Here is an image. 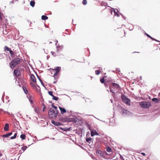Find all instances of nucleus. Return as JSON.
<instances>
[{
    "label": "nucleus",
    "instance_id": "obj_25",
    "mask_svg": "<svg viewBox=\"0 0 160 160\" xmlns=\"http://www.w3.org/2000/svg\"><path fill=\"white\" fill-rule=\"evenodd\" d=\"M101 72V71L100 70H97L95 71V74L97 75H98Z\"/></svg>",
    "mask_w": 160,
    "mask_h": 160
},
{
    "label": "nucleus",
    "instance_id": "obj_30",
    "mask_svg": "<svg viewBox=\"0 0 160 160\" xmlns=\"http://www.w3.org/2000/svg\"><path fill=\"white\" fill-rule=\"evenodd\" d=\"M106 150L108 152H110L111 151V149L109 147H107Z\"/></svg>",
    "mask_w": 160,
    "mask_h": 160
},
{
    "label": "nucleus",
    "instance_id": "obj_46",
    "mask_svg": "<svg viewBox=\"0 0 160 160\" xmlns=\"http://www.w3.org/2000/svg\"><path fill=\"white\" fill-rule=\"evenodd\" d=\"M50 43H52V42H50Z\"/></svg>",
    "mask_w": 160,
    "mask_h": 160
},
{
    "label": "nucleus",
    "instance_id": "obj_13",
    "mask_svg": "<svg viewBox=\"0 0 160 160\" xmlns=\"http://www.w3.org/2000/svg\"><path fill=\"white\" fill-rule=\"evenodd\" d=\"M52 122L53 124L57 126H60L62 125V124L60 122H58L53 121H52Z\"/></svg>",
    "mask_w": 160,
    "mask_h": 160
},
{
    "label": "nucleus",
    "instance_id": "obj_38",
    "mask_svg": "<svg viewBox=\"0 0 160 160\" xmlns=\"http://www.w3.org/2000/svg\"><path fill=\"white\" fill-rule=\"evenodd\" d=\"M87 3V1L86 0H83L82 1V3L83 5H86Z\"/></svg>",
    "mask_w": 160,
    "mask_h": 160
},
{
    "label": "nucleus",
    "instance_id": "obj_19",
    "mask_svg": "<svg viewBox=\"0 0 160 160\" xmlns=\"http://www.w3.org/2000/svg\"><path fill=\"white\" fill-rule=\"evenodd\" d=\"M34 111L37 114L39 113V110L38 108L36 107L35 108Z\"/></svg>",
    "mask_w": 160,
    "mask_h": 160
},
{
    "label": "nucleus",
    "instance_id": "obj_22",
    "mask_svg": "<svg viewBox=\"0 0 160 160\" xmlns=\"http://www.w3.org/2000/svg\"><path fill=\"white\" fill-rule=\"evenodd\" d=\"M92 139L91 138H86V141L87 142L89 143H90Z\"/></svg>",
    "mask_w": 160,
    "mask_h": 160
},
{
    "label": "nucleus",
    "instance_id": "obj_29",
    "mask_svg": "<svg viewBox=\"0 0 160 160\" xmlns=\"http://www.w3.org/2000/svg\"><path fill=\"white\" fill-rule=\"evenodd\" d=\"M30 85H31V86L33 88H37V87H36V86L34 85V84H33V83H31V82L30 83Z\"/></svg>",
    "mask_w": 160,
    "mask_h": 160
},
{
    "label": "nucleus",
    "instance_id": "obj_16",
    "mask_svg": "<svg viewBox=\"0 0 160 160\" xmlns=\"http://www.w3.org/2000/svg\"><path fill=\"white\" fill-rule=\"evenodd\" d=\"M9 125L8 123H6L4 128V130L5 131H8L9 130Z\"/></svg>",
    "mask_w": 160,
    "mask_h": 160
},
{
    "label": "nucleus",
    "instance_id": "obj_42",
    "mask_svg": "<svg viewBox=\"0 0 160 160\" xmlns=\"http://www.w3.org/2000/svg\"><path fill=\"white\" fill-rule=\"evenodd\" d=\"M2 58V54L0 55V59Z\"/></svg>",
    "mask_w": 160,
    "mask_h": 160
},
{
    "label": "nucleus",
    "instance_id": "obj_41",
    "mask_svg": "<svg viewBox=\"0 0 160 160\" xmlns=\"http://www.w3.org/2000/svg\"><path fill=\"white\" fill-rule=\"evenodd\" d=\"M141 154L144 156H145L146 155V154L144 152L141 153Z\"/></svg>",
    "mask_w": 160,
    "mask_h": 160
},
{
    "label": "nucleus",
    "instance_id": "obj_24",
    "mask_svg": "<svg viewBox=\"0 0 160 160\" xmlns=\"http://www.w3.org/2000/svg\"><path fill=\"white\" fill-rule=\"evenodd\" d=\"M152 100L153 102H155L156 103H158L159 102V100L156 98H152Z\"/></svg>",
    "mask_w": 160,
    "mask_h": 160
},
{
    "label": "nucleus",
    "instance_id": "obj_35",
    "mask_svg": "<svg viewBox=\"0 0 160 160\" xmlns=\"http://www.w3.org/2000/svg\"><path fill=\"white\" fill-rule=\"evenodd\" d=\"M48 93L49 95L51 96L52 97L53 96V92L52 91H49L48 92Z\"/></svg>",
    "mask_w": 160,
    "mask_h": 160
},
{
    "label": "nucleus",
    "instance_id": "obj_44",
    "mask_svg": "<svg viewBox=\"0 0 160 160\" xmlns=\"http://www.w3.org/2000/svg\"><path fill=\"white\" fill-rule=\"evenodd\" d=\"M104 85H105V87H106V83H104Z\"/></svg>",
    "mask_w": 160,
    "mask_h": 160
},
{
    "label": "nucleus",
    "instance_id": "obj_1",
    "mask_svg": "<svg viewBox=\"0 0 160 160\" xmlns=\"http://www.w3.org/2000/svg\"><path fill=\"white\" fill-rule=\"evenodd\" d=\"M22 59L20 58H17L13 59L9 63V66L12 69H14L15 67L19 64L22 61Z\"/></svg>",
    "mask_w": 160,
    "mask_h": 160
},
{
    "label": "nucleus",
    "instance_id": "obj_10",
    "mask_svg": "<svg viewBox=\"0 0 160 160\" xmlns=\"http://www.w3.org/2000/svg\"><path fill=\"white\" fill-rule=\"evenodd\" d=\"M69 119L68 118H67L65 117H61L60 119V120L61 121L63 122H68L69 121Z\"/></svg>",
    "mask_w": 160,
    "mask_h": 160
},
{
    "label": "nucleus",
    "instance_id": "obj_40",
    "mask_svg": "<svg viewBox=\"0 0 160 160\" xmlns=\"http://www.w3.org/2000/svg\"><path fill=\"white\" fill-rule=\"evenodd\" d=\"M42 106H43V109L42 110V111H43V112H44L45 110V109L46 108V107H45V105L44 104H43Z\"/></svg>",
    "mask_w": 160,
    "mask_h": 160
},
{
    "label": "nucleus",
    "instance_id": "obj_5",
    "mask_svg": "<svg viewBox=\"0 0 160 160\" xmlns=\"http://www.w3.org/2000/svg\"><path fill=\"white\" fill-rule=\"evenodd\" d=\"M140 106L144 108H148L151 106V104L149 102H141L140 103Z\"/></svg>",
    "mask_w": 160,
    "mask_h": 160
},
{
    "label": "nucleus",
    "instance_id": "obj_15",
    "mask_svg": "<svg viewBox=\"0 0 160 160\" xmlns=\"http://www.w3.org/2000/svg\"><path fill=\"white\" fill-rule=\"evenodd\" d=\"M96 154L98 156H102V153L101 151L97 150L96 152Z\"/></svg>",
    "mask_w": 160,
    "mask_h": 160
},
{
    "label": "nucleus",
    "instance_id": "obj_14",
    "mask_svg": "<svg viewBox=\"0 0 160 160\" xmlns=\"http://www.w3.org/2000/svg\"><path fill=\"white\" fill-rule=\"evenodd\" d=\"M29 102L31 104H33L34 97L32 96H30L29 98Z\"/></svg>",
    "mask_w": 160,
    "mask_h": 160
},
{
    "label": "nucleus",
    "instance_id": "obj_36",
    "mask_svg": "<svg viewBox=\"0 0 160 160\" xmlns=\"http://www.w3.org/2000/svg\"><path fill=\"white\" fill-rule=\"evenodd\" d=\"M51 106L53 108L55 109V110H58L57 107L56 106H55V105H54L53 104H52Z\"/></svg>",
    "mask_w": 160,
    "mask_h": 160
},
{
    "label": "nucleus",
    "instance_id": "obj_47",
    "mask_svg": "<svg viewBox=\"0 0 160 160\" xmlns=\"http://www.w3.org/2000/svg\"><path fill=\"white\" fill-rule=\"evenodd\" d=\"M111 12L112 13V11H111Z\"/></svg>",
    "mask_w": 160,
    "mask_h": 160
},
{
    "label": "nucleus",
    "instance_id": "obj_9",
    "mask_svg": "<svg viewBox=\"0 0 160 160\" xmlns=\"http://www.w3.org/2000/svg\"><path fill=\"white\" fill-rule=\"evenodd\" d=\"M91 135L92 137L95 135H99V134L97 132L96 130H91Z\"/></svg>",
    "mask_w": 160,
    "mask_h": 160
},
{
    "label": "nucleus",
    "instance_id": "obj_12",
    "mask_svg": "<svg viewBox=\"0 0 160 160\" xmlns=\"http://www.w3.org/2000/svg\"><path fill=\"white\" fill-rule=\"evenodd\" d=\"M30 78L32 81L34 82H36V79L35 76L32 74H31Z\"/></svg>",
    "mask_w": 160,
    "mask_h": 160
},
{
    "label": "nucleus",
    "instance_id": "obj_28",
    "mask_svg": "<svg viewBox=\"0 0 160 160\" xmlns=\"http://www.w3.org/2000/svg\"><path fill=\"white\" fill-rule=\"evenodd\" d=\"M24 91V92L26 94H27L28 92V91L26 89L25 87L23 86L22 87Z\"/></svg>",
    "mask_w": 160,
    "mask_h": 160
},
{
    "label": "nucleus",
    "instance_id": "obj_26",
    "mask_svg": "<svg viewBox=\"0 0 160 160\" xmlns=\"http://www.w3.org/2000/svg\"><path fill=\"white\" fill-rule=\"evenodd\" d=\"M20 137L22 140L25 139L26 138V136L24 134H21Z\"/></svg>",
    "mask_w": 160,
    "mask_h": 160
},
{
    "label": "nucleus",
    "instance_id": "obj_27",
    "mask_svg": "<svg viewBox=\"0 0 160 160\" xmlns=\"http://www.w3.org/2000/svg\"><path fill=\"white\" fill-rule=\"evenodd\" d=\"M17 133H15L14 134L13 136L11 137L10 138L11 139H14L15 138H16V136H17Z\"/></svg>",
    "mask_w": 160,
    "mask_h": 160
},
{
    "label": "nucleus",
    "instance_id": "obj_7",
    "mask_svg": "<svg viewBox=\"0 0 160 160\" xmlns=\"http://www.w3.org/2000/svg\"><path fill=\"white\" fill-rule=\"evenodd\" d=\"M20 66H18L14 71V74L16 76H19L21 75V72L20 68Z\"/></svg>",
    "mask_w": 160,
    "mask_h": 160
},
{
    "label": "nucleus",
    "instance_id": "obj_45",
    "mask_svg": "<svg viewBox=\"0 0 160 160\" xmlns=\"http://www.w3.org/2000/svg\"><path fill=\"white\" fill-rule=\"evenodd\" d=\"M56 81H54V82H53V83H55Z\"/></svg>",
    "mask_w": 160,
    "mask_h": 160
},
{
    "label": "nucleus",
    "instance_id": "obj_17",
    "mask_svg": "<svg viewBox=\"0 0 160 160\" xmlns=\"http://www.w3.org/2000/svg\"><path fill=\"white\" fill-rule=\"evenodd\" d=\"M12 134V132H11L8 133L7 134L3 135L2 136L3 137H8L11 136Z\"/></svg>",
    "mask_w": 160,
    "mask_h": 160
},
{
    "label": "nucleus",
    "instance_id": "obj_31",
    "mask_svg": "<svg viewBox=\"0 0 160 160\" xmlns=\"http://www.w3.org/2000/svg\"><path fill=\"white\" fill-rule=\"evenodd\" d=\"M146 34L148 37L151 39L152 40L156 41L154 38H152L148 34L146 33Z\"/></svg>",
    "mask_w": 160,
    "mask_h": 160
},
{
    "label": "nucleus",
    "instance_id": "obj_21",
    "mask_svg": "<svg viewBox=\"0 0 160 160\" xmlns=\"http://www.w3.org/2000/svg\"><path fill=\"white\" fill-rule=\"evenodd\" d=\"M48 17L45 15H42V20H45L46 19H48Z\"/></svg>",
    "mask_w": 160,
    "mask_h": 160
},
{
    "label": "nucleus",
    "instance_id": "obj_6",
    "mask_svg": "<svg viewBox=\"0 0 160 160\" xmlns=\"http://www.w3.org/2000/svg\"><path fill=\"white\" fill-rule=\"evenodd\" d=\"M60 67H57L54 69H53L54 72V77L55 79H57L58 78V77H57V78L56 77L57 76L58 73L60 71Z\"/></svg>",
    "mask_w": 160,
    "mask_h": 160
},
{
    "label": "nucleus",
    "instance_id": "obj_8",
    "mask_svg": "<svg viewBox=\"0 0 160 160\" xmlns=\"http://www.w3.org/2000/svg\"><path fill=\"white\" fill-rule=\"evenodd\" d=\"M121 98L122 100L125 103L127 104L130 103V100L129 99L127 98L125 95L123 94L122 95Z\"/></svg>",
    "mask_w": 160,
    "mask_h": 160
},
{
    "label": "nucleus",
    "instance_id": "obj_32",
    "mask_svg": "<svg viewBox=\"0 0 160 160\" xmlns=\"http://www.w3.org/2000/svg\"><path fill=\"white\" fill-rule=\"evenodd\" d=\"M27 147L26 146H24L22 147L21 149L24 151L26 149Z\"/></svg>",
    "mask_w": 160,
    "mask_h": 160
},
{
    "label": "nucleus",
    "instance_id": "obj_34",
    "mask_svg": "<svg viewBox=\"0 0 160 160\" xmlns=\"http://www.w3.org/2000/svg\"><path fill=\"white\" fill-rule=\"evenodd\" d=\"M114 12L115 16H117L118 17L119 16V14L117 12H116L115 10H114Z\"/></svg>",
    "mask_w": 160,
    "mask_h": 160
},
{
    "label": "nucleus",
    "instance_id": "obj_43",
    "mask_svg": "<svg viewBox=\"0 0 160 160\" xmlns=\"http://www.w3.org/2000/svg\"><path fill=\"white\" fill-rule=\"evenodd\" d=\"M66 31H67V32H65V33L66 34H68V31H67V29H66Z\"/></svg>",
    "mask_w": 160,
    "mask_h": 160
},
{
    "label": "nucleus",
    "instance_id": "obj_2",
    "mask_svg": "<svg viewBox=\"0 0 160 160\" xmlns=\"http://www.w3.org/2000/svg\"><path fill=\"white\" fill-rule=\"evenodd\" d=\"M58 113V110H54L52 108H50L48 111V115L50 118H55L57 116Z\"/></svg>",
    "mask_w": 160,
    "mask_h": 160
},
{
    "label": "nucleus",
    "instance_id": "obj_20",
    "mask_svg": "<svg viewBox=\"0 0 160 160\" xmlns=\"http://www.w3.org/2000/svg\"><path fill=\"white\" fill-rule=\"evenodd\" d=\"M35 2L34 1H31L30 2V5L32 7H33L35 5Z\"/></svg>",
    "mask_w": 160,
    "mask_h": 160
},
{
    "label": "nucleus",
    "instance_id": "obj_11",
    "mask_svg": "<svg viewBox=\"0 0 160 160\" xmlns=\"http://www.w3.org/2000/svg\"><path fill=\"white\" fill-rule=\"evenodd\" d=\"M59 108L60 109L61 114H63L66 112V110L65 108H63L60 107H59Z\"/></svg>",
    "mask_w": 160,
    "mask_h": 160
},
{
    "label": "nucleus",
    "instance_id": "obj_4",
    "mask_svg": "<svg viewBox=\"0 0 160 160\" xmlns=\"http://www.w3.org/2000/svg\"><path fill=\"white\" fill-rule=\"evenodd\" d=\"M110 92L114 93V91L119 90L120 87L119 85L117 83L112 82L111 84L109 87Z\"/></svg>",
    "mask_w": 160,
    "mask_h": 160
},
{
    "label": "nucleus",
    "instance_id": "obj_39",
    "mask_svg": "<svg viewBox=\"0 0 160 160\" xmlns=\"http://www.w3.org/2000/svg\"><path fill=\"white\" fill-rule=\"evenodd\" d=\"M3 16V14L0 12V19H2Z\"/></svg>",
    "mask_w": 160,
    "mask_h": 160
},
{
    "label": "nucleus",
    "instance_id": "obj_3",
    "mask_svg": "<svg viewBox=\"0 0 160 160\" xmlns=\"http://www.w3.org/2000/svg\"><path fill=\"white\" fill-rule=\"evenodd\" d=\"M62 49V47L61 46H58L57 47L56 49L53 50V51L51 52L52 55L53 57H56L57 56H60V54L59 53V52Z\"/></svg>",
    "mask_w": 160,
    "mask_h": 160
},
{
    "label": "nucleus",
    "instance_id": "obj_23",
    "mask_svg": "<svg viewBox=\"0 0 160 160\" xmlns=\"http://www.w3.org/2000/svg\"><path fill=\"white\" fill-rule=\"evenodd\" d=\"M10 49L8 47L5 46L4 48V50L5 51H9Z\"/></svg>",
    "mask_w": 160,
    "mask_h": 160
},
{
    "label": "nucleus",
    "instance_id": "obj_18",
    "mask_svg": "<svg viewBox=\"0 0 160 160\" xmlns=\"http://www.w3.org/2000/svg\"><path fill=\"white\" fill-rule=\"evenodd\" d=\"M106 76H104L102 78H101L100 79V81L102 83H104L105 82V79L104 78H106Z\"/></svg>",
    "mask_w": 160,
    "mask_h": 160
},
{
    "label": "nucleus",
    "instance_id": "obj_33",
    "mask_svg": "<svg viewBox=\"0 0 160 160\" xmlns=\"http://www.w3.org/2000/svg\"><path fill=\"white\" fill-rule=\"evenodd\" d=\"M53 97V99L54 100H55L56 101H57L58 99V97H55L53 95V96L52 97Z\"/></svg>",
    "mask_w": 160,
    "mask_h": 160
},
{
    "label": "nucleus",
    "instance_id": "obj_37",
    "mask_svg": "<svg viewBox=\"0 0 160 160\" xmlns=\"http://www.w3.org/2000/svg\"><path fill=\"white\" fill-rule=\"evenodd\" d=\"M9 52L10 53L11 56L14 55V53L13 52L12 50H11L10 49L9 50Z\"/></svg>",
    "mask_w": 160,
    "mask_h": 160
}]
</instances>
